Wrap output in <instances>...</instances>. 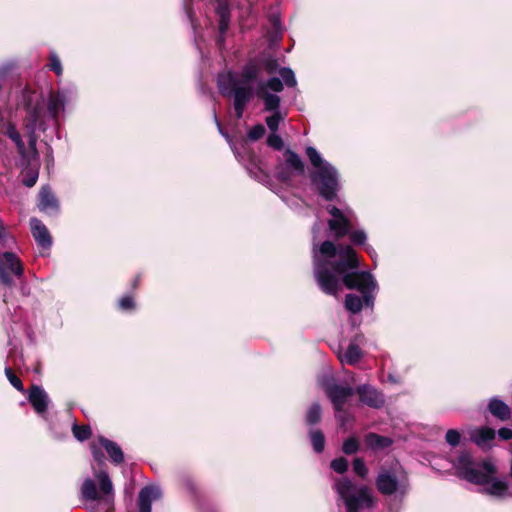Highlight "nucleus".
Wrapping results in <instances>:
<instances>
[{"label":"nucleus","instance_id":"f257e3e1","mask_svg":"<svg viewBox=\"0 0 512 512\" xmlns=\"http://www.w3.org/2000/svg\"><path fill=\"white\" fill-rule=\"evenodd\" d=\"M359 262L354 249L349 245L336 247L331 241L316 244V228H313V268L320 289L336 296L344 284L348 289H357L363 294L367 306L373 305L371 295L377 288L369 272L358 271Z\"/></svg>","mask_w":512,"mask_h":512},{"label":"nucleus","instance_id":"f03ea898","mask_svg":"<svg viewBox=\"0 0 512 512\" xmlns=\"http://www.w3.org/2000/svg\"><path fill=\"white\" fill-rule=\"evenodd\" d=\"M259 67L254 63L246 64L240 72L227 71L217 77L219 92L233 97V107L237 119H241L248 103L256 94L263 100L267 112L282 111L281 99L277 94L264 91V81L258 80Z\"/></svg>","mask_w":512,"mask_h":512},{"label":"nucleus","instance_id":"7ed1b4c3","mask_svg":"<svg viewBox=\"0 0 512 512\" xmlns=\"http://www.w3.org/2000/svg\"><path fill=\"white\" fill-rule=\"evenodd\" d=\"M76 94L74 87H64L56 92H51L48 97L47 107L45 108L36 98L34 92L25 90L23 100L26 103L27 116L24 125L29 131L30 145H35L36 139L33 136L38 130L45 131L49 125H56L60 113L64 112L68 104Z\"/></svg>","mask_w":512,"mask_h":512},{"label":"nucleus","instance_id":"20e7f679","mask_svg":"<svg viewBox=\"0 0 512 512\" xmlns=\"http://www.w3.org/2000/svg\"><path fill=\"white\" fill-rule=\"evenodd\" d=\"M306 156L312 165L310 172L312 185L324 199L328 201L335 199L340 189L337 169L312 146L306 148Z\"/></svg>","mask_w":512,"mask_h":512},{"label":"nucleus","instance_id":"39448f33","mask_svg":"<svg viewBox=\"0 0 512 512\" xmlns=\"http://www.w3.org/2000/svg\"><path fill=\"white\" fill-rule=\"evenodd\" d=\"M99 482V490L94 480L87 478L81 485V496L86 502V507L92 512L110 510L113 505L114 491L109 475L105 471L95 474Z\"/></svg>","mask_w":512,"mask_h":512},{"label":"nucleus","instance_id":"423d86ee","mask_svg":"<svg viewBox=\"0 0 512 512\" xmlns=\"http://www.w3.org/2000/svg\"><path fill=\"white\" fill-rule=\"evenodd\" d=\"M334 488L340 498L344 501L348 512H359L364 507H372L374 498L370 490L365 487H356L352 481L346 477L338 479Z\"/></svg>","mask_w":512,"mask_h":512},{"label":"nucleus","instance_id":"0eeeda50","mask_svg":"<svg viewBox=\"0 0 512 512\" xmlns=\"http://www.w3.org/2000/svg\"><path fill=\"white\" fill-rule=\"evenodd\" d=\"M453 468L461 478L474 484H488L490 477L496 472L495 466L489 460H484L481 464L483 470L474 467L471 454L463 450L456 460H451Z\"/></svg>","mask_w":512,"mask_h":512},{"label":"nucleus","instance_id":"6e6552de","mask_svg":"<svg viewBox=\"0 0 512 512\" xmlns=\"http://www.w3.org/2000/svg\"><path fill=\"white\" fill-rule=\"evenodd\" d=\"M24 275V266L21 259L11 251L0 252V282L12 287L14 278L21 279Z\"/></svg>","mask_w":512,"mask_h":512},{"label":"nucleus","instance_id":"1a4fd4ad","mask_svg":"<svg viewBox=\"0 0 512 512\" xmlns=\"http://www.w3.org/2000/svg\"><path fill=\"white\" fill-rule=\"evenodd\" d=\"M328 213L332 216L328 225L337 239L345 236L352 226L353 212L349 208L339 209L335 206H327Z\"/></svg>","mask_w":512,"mask_h":512},{"label":"nucleus","instance_id":"9d476101","mask_svg":"<svg viewBox=\"0 0 512 512\" xmlns=\"http://www.w3.org/2000/svg\"><path fill=\"white\" fill-rule=\"evenodd\" d=\"M284 162L277 167V177L283 182L290 180L293 173L302 175L304 173V163L298 154L287 150L284 154Z\"/></svg>","mask_w":512,"mask_h":512},{"label":"nucleus","instance_id":"9b49d317","mask_svg":"<svg viewBox=\"0 0 512 512\" xmlns=\"http://www.w3.org/2000/svg\"><path fill=\"white\" fill-rule=\"evenodd\" d=\"M376 487L383 495H392L399 493L404 495L407 491V485L398 481L396 475L388 470H382L376 478Z\"/></svg>","mask_w":512,"mask_h":512},{"label":"nucleus","instance_id":"f8f14e48","mask_svg":"<svg viewBox=\"0 0 512 512\" xmlns=\"http://www.w3.org/2000/svg\"><path fill=\"white\" fill-rule=\"evenodd\" d=\"M353 394L354 389L348 386L333 385L327 388V395L334 406L336 417L342 422L345 421L343 407Z\"/></svg>","mask_w":512,"mask_h":512},{"label":"nucleus","instance_id":"ddd939ff","mask_svg":"<svg viewBox=\"0 0 512 512\" xmlns=\"http://www.w3.org/2000/svg\"><path fill=\"white\" fill-rule=\"evenodd\" d=\"M356 392L359 395L360 402L369 407L377 409L385 404L384 395L371 385H360L357 387Z\"/></svg>","mask_w":512,"mask_h":512},{"label":"nucleus","instance_id":"4468645a","mask_svg":"<svg viewBox=\"0 0 512 512\" xmlns=\"http://www.w3.org/2000/svg\"><path fill=\"white\" fill-rule=\"evenodd\" d=\"M28 400L35 412L41 417L46 418V412L50 399L46 391L37 385H33L28 393Z\"/></svg>","mask_w":512,"mask_h":512},{"label":"nucleus","instance_id":"2eb2a0df","mask_svg":"<svg viewBox=\"0 0 512 512\" xmlns=\"http://www.w3.org/2000/svg\"><path fill=\"white\" fill-rule=\"evenodd\" d=\"M161 490L158 486H146L142 488L138 496L139 512H151L152 503L161 498Z\"/></svg>","mask_w":512,"mask_h":512},{"label":"nucleus","instance_id":"dca6fc26","mask_svg":"<svg viewBox=\"0 0 512 512\" xmlns=\"http://www.w3.org/2000/svg\"><path fill=\"white\" fill-rule=\"evenodd\" d=\"M0 134L7 135L15 143L21 155L25 153V144L21 138V135L17 131L15 124L12 123L9 119H6L3 115L0 116Z\"/></svg>","mask_w":512,"mask_h":512},{"label":"nucleus","instance_id":"f3484780","mask_svg":"<svg viewBox=\"0 0 512 512\" xmlns=\"http://www.w3.org/2000/svg\"><path fill=\"white\" fill-rule=\"evenodd\" d=\"M38 208L46 214H56L59 210V203L49 187H43L39 192Z\"/></svg>","mask_w":512,"mask_h":512},{"label":"nucleus","instance_id":"a211bd4d","mask_svg":"<svg viewBox=\"0 0 512 512\" xmlns=\"http://www.w3.org/2000/svg\"><path fill=\"white\" fill-rule=\"evenodd\" d=\"M30 227L38 245L42 248H49L52 244L51 237L46 226L37 218L30 220Z\"/></svg>","mask_w":512,"mask_h":512},{"label":"nucleus","instance_id":"6ab92c4d","mask_svg":"<svg viewBox=\"0 0 512 512\" xmlns=\"http://www.w3.org/2000/svg\"><path fill=\"white\" fill-rule=\"evenodd\" d=\"M470 439L480 448H489L495 438V431L489 427L475 428L469 432Z\"/></svg>","mask_w":512,"mask_h":512},{"label":"nucleus","instance_id":"aec40b11","mask_svg":"<svg viewBox=\"0 0 512 512\" xmlns=\"http://www.w3.org/2000/svg\"><path fill=\"white\" fill-rule=\"evenodd\" d=\"M488 410L490 413L501 421H506L511 416L510 407L498 397L490 399L488 404Z\"/></svg>","mask_w":512,"mask_h":512},{"label":"nucleus","instance_id":"412c9836","mask_svg":"<svg viewBox=\"0 0 512 512\" xmlns=\"http://www.w3.org/2000/svg\"><path fill=\"white\" fill-rule=\"evenodd\" d=\"M364 441L367 448L374 451L383 450L392 444L391 438L372 432L365 435Z\"/></svg>","mask_w":512,"mask_h":512},{"label":"nucleus","instance_id":"4be33fe9","mask_svg":"<svg viewBox=\"0 0 512 512\" xmlns=\"http://www.w3.org/2000/svg\"><path fill=\"white\" fill-rule=\"evenodd\" d=\"M217 14L219 16V42H223V35L228 29L229 20H230V12L229 7L226 0H221L218 2L216 7Z\"/></svg>","mask_w":512,"mask_h":512},{"label":"nucleus","instance_id":"5701e85b","mask_svg":"<svg viewBox=\"0 0 512 512\" xmlns=\"http://www.w3.org/2000/svg\"><path fill=\"white\" fill-rule=\"evenodd\" d=\"M100 444L106 450L113 463L118 465L123 462L124 454L117 443L101 437Z\"/></svg>","mask_w":512,"mask_h":512},{"label":"nucleus","instance_id":"b1692460","mask_svg":"<svg viewBox=\"0 0 512 512\" xmlns=\"http://www.w3.org/2000/svg\"><path fill=\"white\" fill-rule=\"evenodd\" d=\"M362 357V350L354 343L349 344L344 354H339L338 358L343 364L354 365Z\"/></svg>","mask_w":512,"mask_h":512},{"label":"nucleus","instance_id":"393cba45","mask_svg":"<svg viewBox=\"0 0 512 512\" xmlns=\"http://www.w3.org/2000/svg\"><path fill=\"white\" fill-rule=\"evenodd\" d=\"M485 491L495 497H505L509 495L508 483L504 480L495 479L485 488Z\"/></svg>","mask_w":512,"mask_h":512},{"label":"nucleus","instance_id":"a878e982","mask_svg":"<svg viewBox=\"0 0 512 512\" xmlns=\"http://www.w3.org/2000/svg\"><path fill=\"white\" fill-rule=\"evenodd\" d=\"M287 113L284 111H275L267 116L265 122L271 132H277L280 122L284 121Z\"/></svg>","mask_w":512,"mask_h":512},{"label":"nucleus","instance_id":"bb28decb","mask_svg":"<svg viewBox=\"0 0 512 512\" xmlns=\"http://www.w3.org/2000/svg\"><path fill=\"white\" fill-rule=\"evenodd\" d=\"M309 437L314 451L317 453H321L325 447L324 434L320 430H311L309 432Z\"/></svg>","mask_w":512,"mask_h":512},{"label":"nucleus","instance_id":"cd10ccee","mask_svg":"<svg viewBox=\"0 0 512 512\" xmlns=\"http://www.w3.org/2000/svg\"><path fill=\"white\" fill-rule=\"evenodd\" d=\"M14 244V237L9 233L7 227L0 218V246L2 248H11Z\"/></svg>","mask_w":512,"mask_h":512},{"label":"nucleus","instance_id":"c85d7f7f","mask_svg":"<svg viewBox=\"0 0 512 512\" xmlns=\"http://www.w3.org/2000/svg\"><path fill=\"white\" fill-rule=\"evenodd\" d=\"M345 308L351 313H358L362 309V300L355 294H348L345 299Z\"/></svg>","mask_w":512,"mask_h":512},{"label":"nucleus","instance_id":"c756f323","mask_svg":"<svg viewBox=\"0 0 512 512\" xmlns=\"http://www.w3.org/2000/svg\"><path fill=\"white\" fill-rule=\"evenodd\" d=\"M320 419H321V407L318 403H314L309 407V409L307 411L306 421L309 424H315V423L319 422Z\"/></svg>","mask_w":512,"mask_h":512},{"label":"nucleus","instance_id":"7c9ffc66","mask_svg":"<svg viewBox=\"0 0 512 512\" xmlns=\"http://www.w3.org/2000/svg\"><path fill=\"white\" fill-rule=\"evenodd\" d=\"M359 450V441L356 437L346 439L342 445V451L347 455L355 454Z\"/></svg>","mask_w":512,"mask_h":512},{"label":"nucleus","instance_id":"2f4dec72","mask_svg":"<svg viewBox=\"0 0 512 512\" xmlns=\"http://www.w3.org/2000/svg\"><path fill=\"white\" fill-rule=\"evenodd\" d=\"M279 74L283 82L289 86L294 87L296 85V78L294 72L290 68H281Z\"/></svg>","mask_w":512,"mask_h":512},{"label":"nucleus","instance_id":"473e14b6","mask_svg":"<svg viewBox=\"0 0 512 512\" xmlns=\"http://www.w3.org/2000/svg\"><path fill=\"white\" fill-rule=\"evenodd\" d=\"M268 89L275 93L281 92L283 90V82L279 78L272 77L266 82L264 81V91Z\"/></svg>","mask_w":512,"mask_h":512},{"label":"nucleus","instance_id":"72a5a7b5","mask_svg":"<svg viewBox=\"0 0 512 512\" xmlns=\"http://www.w3.org/2000/svg\"><path fill=\"white\" fill-rule=\"evenodd\" d=\"M73 434L78 440L84 441L90 437L91 430L89 426H78L75 424L73 426Z\"/></svg>","mask_w":512,"mask_h":512},{"label":"nucleus","instance_id":"f704fd0d","mask_svg":"<svg viewBox=\"0 0 512 512\" xmlns=\"http://www.w3.org/2000/svg\"><path fill=\"white\" fill-rule=\"evenodd\" d=\"M445 440L450 446L456 447L461 441V434L456 429H449L446 432Z\"/></svg>","mask_w":512,"mask_h":512},{"label":"nucleus","instance_id":"c9c22d12","mask_svg":"<svg viewBox=\"0 0 512 512\" xmlns=\"http://www.w3.org/2000/svg\"><path fill=\"white\" fill-rule=\"evenodd\" d=\"M331 468L339 473L343 474L348 469V460L344 457L336 458L331 462Z\"/></svg>","mask_w":512,"mask_h":512},{"label":"nucleus","instance_id":"e433bc0d","mask_svg":"<svg viewBox=\"0 0 512 512\" xmlns=\"http://www.w3.org/2000/svg\"><path fill=\"white\" fill-rule=\"evenodd\" d=\"M5 374L8 378L11 385L16 388L18 391H23V384L22 381L13 373L12 369L10 367L5 368Z\"/></svg>","mask_w":512,"mask_h":512},{"label":"nucleus","instance_id":"4c0bfd02","mask_svg":"<svg viewBox=\"0 0 512 512\" xmlns=\"http://www.w3.org/2000/svg\"><path fill=\"white\" fill-rule=\"evenodd\" d=\"M353 470L361 478H365L368 474V469L362 458H355L353 461Z\"/></svg>","mask_w":512,"mask_h":512},{"label":"nucleus","instance_id":"58836bf2","mask_svg":"<svg viewBox=\"0 0 512 512\" xmlns=\"http://www.w3.org/2000/svg\"><path fill=\"white\" fill-rule=\"evenodd\" d=\"M266 130L262 124H257L253 126L248 132V138L252 141H256L262 138L265 134Z\"/></svg>","mask_w":512,"mask_h":512},{"label":"nucleus","instance_id":"ea45409f","mask_svg":"<svg viewBox=\"0 0 512 512\" xmlns=\"http://www.w3.org/2000/svg\"><path fill=\"white\" fill-rule=\"evenodd\" d=\"M267 143L270 147L276 150H281L283 148V140L276 132H271L267 138Z\"/></svg>","mask_w":512,"mask_h":512},{"label":"nucleus","instance_id":"a19ab883","mask_svg":"<svg viewBox=\"0 0 512 512\" xmlns=\"http://www.w3.org/2000/svg\"><path fill=\"white\" fill-rule=\"evenodd\" d=\"M50 68L53 70L58 76L62 74V64L59 57L55 53H51L50 55Z\"/></svg>","mask_w":512,"mask_h":512},{"label":"nucleus","instance_id":"79ce46f5","mask_svg":"<svg viewBox=\"0 0 512 512\" xmlns=\"http://www.w3.org/2000/svg\"><path fill=\"white\" fill-rule=\"evenodd\" d=\"M351 241L356 245L365 244L367 235L363 230H356L350 234Z\"/></svg>","mask_w":512,"mask_h":512},{"label":"nucleus","instance_id":"37998d69","mask_svg":"<svg viewBox=\"0 0 512 512\" xmlns=\"http://www.w3.org/2000/svg\"><path fill=\"white\" fill-rule=\"evenodd\" d=\"M134 306L135 303L130 296H124L119 300V307L122 310H132Z\"/></svg>","mask_w":512,"mask_h":512},{"label":"nucleus","instance_id":"c03bdc74","mask_svg":"<svg viewBox=\"0 0 512 512\" xmlns=\"http://www.w3.org/2000/svg\"><path fill=\"white\" fill-rule=\"evenodd\" d=\"M498 435L502 440H510L512 439V429L510 428H501L498 431Z\"/></svg>","mask_w":512,"mask_h":512},{"label":"nucleus","instance_id":"a18cd8bd","mask_svg":"<svg viewBox=\"0 0 512 512\" xmlns=\"http://www.w3.org/2000/svg\"><path fill=\"white\" fill-rule=\"evenodd\" d=\"M37 178H38V174L36 172H34V173H32V175L29 178L24 180V184L27 187H32L36 184Z\"/></svg>","mask_w":512,"mask_h":512},{"label":"nucleus","instance_id":"49530a36","mask_svg":"<svg viewBox=\"0 0 512 512\" xmlns=\"http://www.w3.org/2000/svg\"><path fill=\"white\" fill-rule=\"evenodd\" d=\"M184 9L190 21L193 23L192 9L189 7V0H184Z\"/></svg>","mask_w":512,"mask_h":512},{"label":"nucleus","instance_id":"de8ad7c7","mask_svg":"<svg viewBox=\"0 0 512 512\" xmlns=\"http://www.w3.org/2000/svg\"><path fill=\"white\" fill-rule=\"evenodd\" d=\"M92 454L95 460L101 461L102 460V454L97 451L95 447H92Z\"/></svg>","mask_w":512,"mask_h":512},{"label":"nucleus","instance_id":"09e8293b","mask_svg":"<svg viewBox=\"0 0 512 512\" xmlns=\"http://www.w3.org/2000/svg\"><path fill=\"white\" fill-rule=\"evenodd\" d=\"M214 119H215V122H216V124H217L218 129H219V132H220L224 137L228 138V135H227V134H225V133L222 131V128H221L220 122L218 121L217 116H216V114H215V113H214Z\"/></svg>","mask_w":512,"mask_h":512},{"label":"nucleus","instance_id":"8fccbe9b","mask_svg":"<svg viewBox=\"0 0 512 512\" xmlns=\"http://www.w3.org/2000/svg\"><path fill=\"white\" fill-rule=\"evenodd\" d=\"M365 249L370 254L371 257L375 255V251L371 246L367 245Z\"/></svg>","mask_w":512,"mask_h":512},{"label":"nucleus","instance_id":"3c124183","mask_svg":"<svg viewBox=\"0 0 512 512\" xmlns=\"http://www.w3.org/2000/svg\"><path fill=\"white\" fill-rule=\"evenodd\" d=\"M267 68H268V72H269V73H273L274 68H275V67H274V63L269 62V63H268Z\"/></svg>","mask_w":512,"mask_h":512},{"label":"nucleus","instance_id":"603ef678","mask_svg":"<svg viewBox=\"0 0 512 512\" xmlns=\"http://www.w3.org/2000/svg\"><path fill=\"white\" fill-rule=\"evenodd\" d=\"M388 379H389L391 382H393V383H396V382H397V380H396V379L394 378V376H393V375H391V374H389V375H388Z\"/></svg>","mask_w":512,"mask_h":512}]
</instances>
